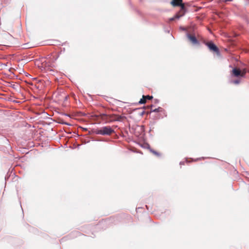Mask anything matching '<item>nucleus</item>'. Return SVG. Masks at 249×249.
Masks as SVG:
<instances>
[{
	"label": "nucleus",
	"instance_id": "obj_1",
	"mask_svg": "<svg viewBox=\"0 0 249 249\" xmlns=\"http://www.w3.org/2000/svg\"><path fill=\"white\" fill-rule=\"evenodd\" d=\"M58 56L56 53H52L48 56L44 60L42 61L38 67L42 71L46 72H53L55 67V62Z\"/></svg>",
	"mask_w": 249,
	"mask_h": 249
},
{
	"label": "nucleus",
	"instance_id": "obj_2",
	"mask_svg": "<svg viewBox=\"0 0 249 249\" xmlns=\"http://www.w3.org/2000/svg\"><path fill=\"white\" fill-rule=\"evenodd\" d=\"M114 132V130L109 126L102 127L96 131V134L102 135H110Z\"/></svg>",
	"mask_w": 249,
	"mask_h": 249
},
{
	"label": "nucleus",
	"instance_id": "obj_3",
	"mask_svg": "<svg viewBox=\"0 0 249 249\" xmlns=\"http://www.w3.org/2000/svg\"><path fill=\"white\" fill-rule=\"evenodd\" d=\"M247 72L246 69L240 70L238 68H234L232 71V74L235 77H244Z\"/></svg>",
	"mask_w": 249,
	"mask_h": 249
},
{
	"label": "nucleus",
	"instance_id": "obj_4",
	"mask_svg": "<svg viewBox=\"0 0 249 249\" xmlns=\"http://www.w3.org/2000/svg\"><path fill=\"white\" fill-rule=\"evenodd\" d=\"M207 46L209 48L210 51L215 53L216 54H218L219 53V51L218 48L216 47V46L212 41L208 42L206 43Z\"/></svg>",
	"mask_w": 249,
	"mask_h": 249
},
{
	"label": "nucleus",
	"instance_id": "obj_5",
	"mask_svg": "<svg viewBox=\"0 0 249 249\" xmlns=\"http://www.w3.org/2000/svg\"><path fill=\"white\" fill-rule=\"evenodd\" d=\"M185 13V7L184 5H181V9L180 11L176 14L174 17L171 18L170 19V21H173L175 19H178L180 17H182Z\"/></svg>",
	"mask_w": 249,
	"mask_h": 249
},
{
	"label": "nucleus",
	"instance_id": "obj_6",
	"mask_svg": "<svg viewBox=\"0 0 249 249\" xmlns=\"http://www.w3.org/2000/svg\"><path fill=\"white\" fill-rule=\"evenodd\" d=\"M188 39L190 41L194 44H197L198 43V41L196 39V37L193 36L190 34L187 35Z\"/></svg>",
	"mask_w": 249,
	"mask_h": 249
},
{
	"label": "nucleus",
	"instance_id": "obj_7",
	"mask_svg": "<svg viewBox=\"0 0 249 249\" xmlns=\"http://www.w3.org/2000/svg\"><path fill=\"white\" fill-rule=\"evenodd\" d=\"M153 98L152 96L149 95H143L142 98L140 100L139 104H142L146 103V100H151Z\"/></svg>",
	"mask_w": 249,
	"mask_h": 249
},
{
	"label": "nucleus",
	"instance_id": "obj_8",
	"mask_svg": "<svg viewBox=\"0 0 249 249\" xmlns=\"http://www.w3.org/2000/svg\"><path fill=\"white\" fill-rule=\"evenodd\" d=\"M182 0H173L171 2V4L174 6L180 5L181 7V5H184L182 4Z\"/></svg>",
	"mask_w": 249,
	"mask_h": 249
},
{
	"label": "nucleus",
	"instance_id": "obj_9",
	"mask_svg": "<svg viewBox=\"0 0 249 249\" xmlns=\"http://www.w3.org/2000/svg\"><path fill=\"white\" fill-rule=\"evenodd\" d=\"M110 118H111V119L113 120H118L119 117L118 116L112 115L110 116Z\"/></svg>",
	"mask_w": 249,
	"mask_h": 249
},
{
	"label": "nucleus",
	"instance_id": "obj_10",
	"mask_svg": "<svg viewBox=\"0 0 249 249\" xmlns=\"http://www.w3.org/2000/svg\"><path fill=\"white\" fill-rule=\"evenodd\" d=\"M152 153H153L154 154H155V155H157V156H160V153H159L158 152H157L153 150V151H152Z\"/></svg>",
	"mask_w": 249,
	"mask_h": 249
},
{
	"label": "nucleus",
	"instance_id": "obj_11",
	"mask_svg": "<svg viewBox=\"0 0 249 249\" xmlns=\"http://www.w3.org/2000/svg\"><path fill=\"white\" fill-rule=\"evenodd\" d=\"M161 109V108L159 107L158 108H156V109H154L153 110V111H154V112H159V111H160Z\"/></svg>",
	"mask_w": 249,
	"mask_h": 249
},
{
	"label": "nucleus",
	"instance_id": "obj_12",
	"mask_svg": "<svg viewBox=\"0 0 249 249\" xmlns=\"http://www.w3.org/2000/svg\"><path fill=\"white\" fill-rule=\"evenodd\" d=\"M240 82V81L239 80H234L233 81V83L235 84H239Z\"/></svg>",
	"mask_w": 249,
	"mask_h": 249
}]
</instances>
